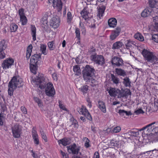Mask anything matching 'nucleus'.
Returning a JSON list of instances; mask_svg holds the SVG:
<instances>
[{
  "mask_svg": "<svg viewBox=\"0 0 158 158\" xmlns=\"http://www.w3.org/2000/svg\"><path fill=\"white\" fill-rule=\"evenodd\" d=\"M23 85V79L19 76L14 77L9 82L8 85V95L10 96L13 94V92L17 87H21Z\"/></svg>",
  "mask_w": 158,
  "mask_h": 158,
  "instance_id": "1",
  "label": "nucleus"
},
{
  "mask_svg": "<svg viewBox=\"0 0 158 158\" xmlns=\"http://www.w3.org/2000/svg\"><path fill=\"white\" fill-rule=\"evenodd\" d=\"M95 71L92 66L87 65L82 71L83 77L84 79L86 82L93 83L94 81L93 77L95 76Z\"/></svg>",
  "mask_w": 158,
  "mask_h": 158,
  "instance_id": "2",
  "label": "nucleus"
},
{
  "mask_svg": "<svg viewBox=\"0 0 158 158\" xmlns=\"http://www.w3.org/2000/svg\"><path fill=\"white\" fill-rule=\"evenodd\" d=\"M142 54L144 60L147 62L150 63L152 65L158 63V58L153 52L144 49L142 51Z\"/></svg>",
  "mask_w": 158,
  "mask_h": 158,
  "instance_id": "3",
  "label": "nucleus"
},
{
  "mask_svg": "<svg viewBox=\"0 0 158 158\" xmlns=\"http://www.w3.org/2000/svg\"><path fill=\"white\" fill-rule=\"evenodd\" d=\"M91 59L96 64L101 65H103L105 63L104 58L102 55H98L96 54L92 55Z\"/></svg>",
  "mask_w": 158,
  "mask_h": 158,
  "instance_id": "4",
  "label": "nucleus"
},
{
  "mask_svg": "<svg viewBox=\"0 0 158 158\" xmlns=\"http://www.w3.org/2000/svg\"><path fill=\"white\" fill-rule=\"evenodd\" d=\"M45 92L46 94L48 97H54L56 94V91L53 85L50 82L47 84Z\"/></svg>",
  "mask_w": 158,
  "mask_h": 158,
  "instance_id": "5",
  "label": "nucleus"
},
{
  "mask_svg": "<svg viewBox=\"0 0 158 158\" xmlns=\"http://www.w3.org/2000/svg\"><path fill=\"white\" fill-rule=\"evenodd\" d=\"M77 110L80 114L85 116L89 120H92V116L85 106H82L81 108H77Z\"/></svg>",
  "mask_w": 158,
  "mask_h": 158,
  "instance_id": "6",
  "label": "nucleus"
},
{
  "mask_svg": "<svg viewBox=\"0 0 158 158\" xmlns=\"http://www.w3.org/2000/svg\"><path fill=\"white\" fill-rule=\"evenodd\" d=\"M11 130L13 136L15 138L20 137L22 129L20 125L18 123L15 124L11 127Z\"/></svg>",
  "mask_w": 158,
  "mask_h": 158,
  "instance_id": "7",
  "label": "nucleus"
},
{
  "mask_svg": "<svg viewBox=\"0 0 158 158\" xmlns=\"http://www.w3.org/2000/svg\"><path fill=\"white\" fill-rule=\"evenodd\" d=\"M7 47V44L5 40H2L0 42V59H4L6 57L5 50Z\"/></svg>",
  "mask_w": 158,
  "mask_h": 158,
  "instance_id": "8",
  "label": "nucleus"
},
{
  "mask_svg": "<svg viewBox=\"0 0 158 158\" xmlns=\"http://www.w3.org/2000/svg\"><path fill=\"white\" fill-rule=\"evenodd\" d=\"M112 64L117 67H119L123 66L124 64L123 61L121 58L114 56L111 60Z\"/></svg>",
  "mask_w": 158,
  "mask_h": 158,
  "instance_id": "9",
  "label": "nucleus"
},
{
  "mask_svg": "<svg viewBox=\"0 0 158 158\" xmlns=\"http://www.w3.org/2000/svg\"><path fill=\"white\" fill-rule=\"evenodd\" d=\"M45 78L43 75H39L35 79V81L37 83V84H40L39 87L41 89H44L45 86Z\"/></svg>",
  "mask_w": 158,
  "mask_h": 158,
  "instance_id": "10",
  "label": "nucleus"
},
{
  "mask_svg": "<svg viewBox=\"0 0 158 158\" xmlns=\"http://www.w3.org/2000/svg\"><path fill=\"white\" fill-rule=\"evenodd\" d=\"M155 123V122H154L147 125L142 128L141 130H143V132L144 133L146 131L149 132L152 131L154 133H157L158 132V127H154V126L152 127V126Z\"/></svg>",
  "mask_w": 158,
  "mask_h": 158,
  "instance_id": "11",
  "label": "nucleus"
},
{
  "mask_svg": "<svg viewBox=\"0 0 158 158\" xmlns=\"http://www.w3.org/2000/svg\"><path fill=\"white\" fill-rule=\"evenodd\" d=\"M67 148L69 153L73 154H78L80 150V147H77L75 143L72 145L67 147Z\"/></svg>",
  "mask_w": 158,
  "mask_h": 158,
  "instance_id": "12",
  "label": "nucleus"
},
{
  "mask_svg": "<svg viewBox=\"0 0 158 158\" xmlns=\"http://www.w3.org/2000/svg\"><path fill=\"white\" fill-rule=\"evenodd\" d=\"M60 20L59 17L56 16L52 18L50 21V25L54 28H57L59 26Z\"/></svg>",
  "mask_w": 158,
  "mask_h": 158,
  "instance_id": "13",
  "label": "nucleus"
},
{
  "mask_svg": "<svg viewBox=\"0 0 158 158\" xmlns=\"http://www.w3.org/2000/svg\"><path fill=\"white\" fill-rule=\"evenodd\" d=\"M14 60L12 59H7L4 60L2 64L3 69H7L11 67L13 65Z\"/></svg>",
  "mask_w": 158,
  "mask_h": 158,
  "instance_id": "14",
  "label": "nucleus"
},
{
  "mask_svg": "<svg viewBox=\"0 0 158 158\" xmlns=\"http://www.w3.org/2000/svg\"><path fill=\"white\" fill-rule=\"evenodd\" d=\"M49 3H53V6L56 8L58 12L60 11L62 8V3L61 0H48Z\"/></svg>",
  "mask_w": 158,
  "mask_h": 158,
  "instance_id": "15",
  "label": "nucleus"
},
{
  "mask_svg": "<svg viewBox=\"0 0 158 158\" xmlns=\"http://www.w3.org/2000/svg\"><path fill=\"white\" fill-rule=\"evenodd\" d=\"M108 92L111 97H115L117 96L118 98H121L119 97L121 95V91L117 88H110Z\"/></svg>",
  "mask_w": 158,
  "mask_h": 158,
  "instance_id": "16",
  "label": "nucleus"
},
{
  "mask_svg": "<svg viewBox=\"0 0 158 158\" xmlns=\"http://www.w3.org/2000/svg\"><path fill=\"white\" fill-rule=\"evenodd\" d=\"M121 31V28L119 27H117L115 30L112 31L110 36V40H113L116 39L119 35Z\"/></svg>",
  "mask_w": 158,
  "mask_h": 158,
  "instance_id": "17",
  "label": "nucleus"
},
{
  "mask_svg": "<svg viewBox=\"0 0 158 158\" xmlns=\"http://www.w3.org/2000/svg\"><path fill=\"white\" fill-rule=\"evenodd\" d=\"M41 59V55L40 54H35L32 55L30 59V64L37 65L38 61Z\"/></svg>",
  "mask_w": 158,
  "mask_h": 158,
  "instance_id": "18",
  "label": "nucleus"
},
{
  "mask_svg": "<svg viewBox=\"0 0 158 158\" xmlns=\"http://www.w3.org/2000/svg\"><path fill=\"white\" fill-rule=\"evenodd\" d=\"M32 135L34 144L36 145L39 144L40 142L38 135L35 128L34 127L32 130Z\"/></svg>",
  "mask_w": 158,
  "mask_h": 158,
  "instance_id": "19",
  "label": "nucleus"
},
{
  "mask_svg": "<svg viewBox=\"0 0 158 158\" xmlns=\"http://www.w3.org/2000/svg\"><path fill=\"white\" fill-rule=\"evenodd\" d=\"M97 9H98L97 16L100 19L101 17L103 15V14L106 9V7L104 6H102L98 8L97 7Z\"/></svg>",
  "mask_w": 158,
  "mask_h": 158,
  "instance_id": "20",
  "label": "nucleus"
},
{
  "mask_svg": "<svg viewBox=\"0 0 158 158\" xmlns=\"http://www.w3.org/2000/svg\"><path fill=\"white\" fill-rule=\"evenodd\" d=\"M152 11V9L149 7H147L142 12L141 15L143 17H148L150 15Z\"/></svg>",
  "mask_w": 158,
  "mask_h": 158,
  "instance_id": "21",
  "label": "nucleus"
},
{
  "mask_svg": "<svg viewBox=\"0 0 158 158\" xmlns=\"http://www.w3.org/2000/svg\"><path fill=\"white\" fill-rule=\"evenodd\" d=\"M58 142L59 145L61 144L64 146H66L69 144L70 143L69 139L66 138H64L58 140Z\"/></svg>",
  "mask_w": 158,
  "mask_h": 158,
  "instance_id": "22",
  "label": "nucleus"
},
{
  "mask_svg": "<svg viewBox=\"0 0 158 158\" xmlns=\"http://www.w3.org/2000/svg\"><path fill=\"white\" fill-rule=\"evenodd\" d=\"M125 47L127 49L130 50L133 46L135 45V42L131 40H127L126 42Z\"/></svg>",
  "mask_w": 158,
  "mask_h": 158,
  "instance_id": "23",
  "label": "nucleus"
},
{
  "mask_svg": "<svg viewBox=\"0 0 158 158\" xmlns=\"http://www.w3.org/2000/svg\"><path fill=\"white\" fill-rule=\"evenodd\" d=\"M123 45L122 42L120 41H118L114 43L112 47L113 49H118L121 48Z\"/></svg>",
  "mask_w": 158,
  "mask_h": 158,
  "instance_id": "24",
  "label": "nucleus"
},
{
  "mask_svg": "<svg viewBox=\"0 0 158 158\" xmlns=\"http://www.w3.org/2000/svg\"><path fill=\"white\" fill-rule=\"evenodd\" d=\"M108 144L110 147H115L118 145L119 142L116 139L114 138L110 140Z\"/></svg>",
  "mask_w": 158,
  "mask_h": 158,
  "instance_id": "25",
  "label": "nucleus"
},
{
  "mask_svg": "<svg viewBox=\"0 0 158 158\" xmlns=\"http://www.w3.org/2000/svg\"><path fill=\"white\" fill-rule=\"evenodd\" d=\"M117 20L114 18H110L108 20V25L110 27H114L117 25Z\"/></svg>",
  "mask_w": 158,
  "mask_h": 158,
  "instance_id": "26",
  "label": "nucleus"
},
{
  "mask_svg": "<svg viewBox=\"0 0 158 158\" xmlns=\"http://www.w3.org/2000/svg\"><path fill=\"white\" fill-rule=\"evenodd\" d=\"M98 107L104 113L106 112V109L104 102L102 101H100L98 102Z\"/></svg>",
  "mask_w": 158,
  "mask_h": 158,
  "instance_id": "27",
  "label": "nucleus"
},
{
  "mask_svg": "<svg viewBox=\"0 0 158 158\" xmlns=\"http://www.w3.org/2000/svg\"><path fill=\"white\" fill-rule=\"evenodd\" d=\"M115 70L117 74L118 75L124 77L126 75V72L123 69L117 68L115 69Z\"/></svg>",
  "mask_w": 158,
  "mask_h": 158,
  "instance_id": "28",
  "label": "nucleus"
},
{
  "mask_svg": "<svg viewBox=\"0 0 158 158\" xmlns=\"http://www.w3.org/2000/svg\"><path fill=\"white\" fill-rule=\"evenodd\" d=\"M110 78L113 83L117 85L119 83V79L116 75L111 74Z\"/></svg>",
  "mask_w": 158,
  "mask_h": 158,
  "instance_id": "29",
  "label": "nucleus"
},
{
  "mask_svg": "<svg viewBox=\"0 0 158 158\" xmlns=\"http://www.w3.org/2000/svg\"><path fill=\"white\" fill-rule=\"evenodd\" d=\"M32 48L33 47L32 45L30 44L28 46L27 48L26 54V57L27 60L29 59L31 56Z\"/></svg>",
  "mask_w": 158,
  "mask_h": 158,
  "instance_id": "30",
  "label": "nucleus"
},
{
  "mask_svg": "<svg viewBox=\"0 0 158 158\" xmlns=\"http://www.w3.org/2000/svg\"><path fill=\"white\" fill-rule=\"evenodd\" d=\"M73 71L75 75L79 76L81 74V70L78 65L74 66L73 67Z\"/></svg>",
  "mask_w": 158,
  "mask_h": 158,
  "instance_id": "31",
  "label": "nucleus"
},
{
  "mask_svg": "<svg viewBox=\"0 0 158 158\" xmlns=\"http://www.w3.org/2000/svg\"><path fill=\"white\" fill-rule=\"evenodd\" d=\"M118 113L121 116L124 118L125 117V115L129 116V115H131V113L130 112H127L123 110H119Z\"/></svg>",
  "mask_w": 158,
  "mask_h": 158,
  "instance_id": "32",
  "label": "nucleus"
},
{
  "mask_svg": "<svg viewBox=\"0 0 158 158\" xmlns=\"http://www.w3.org/2000/svg\"><path fill=\"white\" fill-rule=\"evenodd\" d=\"M123 83L126 87H130L131 86V82L129 78L127 77H126L123 79Z\"/></svg>",
  "mask_w": 158,
  "mask_h": 158,
  "instance_id": "33",
  "label": "nucleus"
},
{
  "mask_svg": "<svg viewBox=\"0 0 158 158\" xmlns=\"http://www.w3.org/2000/svg\"><path fill=\"white\" fill-rule=\"evenodd\" d=\"M31 35L32 37V39L33 41H35L36 40V28L34 25H32L31 27Z\"/></svg>",
  "mask_w": 158,
  "mask_h": 158,
  "instance_id": "34",
  "label": "nucleus"
},
{
  "mask_svg": "<svg viewBox=\"0 0 158 158\" xmlns=\"http://www.w3.org/2000/svg\"><path fill=\"white\" fill-rule=\"evenodd\" d=\"M88 13L86 9L84 8L81 12V14L82 18L85 20H86L89 18Z\"/></svg>",
  "mask_w": 158,
  "mask_h": 158,
  "instance_id": "35",
  "label": "nucleus"
},
{
  "mask_svg": "<svg viewBox=\"0 0 158 158\" xmlns=\"http://www.w3.org/2000/svg\"><path fill=\"white\" fill-rule=\"evenodd\" d=\"M149 6L152 8H154L153 10H154L155 8H156V6L157 5V2L155 0H149L148 1Z\"/></svg>",
  "mask_w": 158,
  "mask_h": 158,
  "instance_id": "36",
  "label": "nucleus"
},
{
  "mask_svg": "<svg viewBox=\"0 0 158 158\" xmlns=\"http://www.w3.org/2000/svg\"><path fill=\"white\" fill-rule=\"evenodd\" d=\"M147 131H146L145 133L144 132V134H145L147 135V139L148 140V142H152V143H153V139L154 137V135L153 133H147L146 132Z\"/></svg>",
  "mask_w": 158,
  "mask_h": 158,
  "instance_id": "37",
  "label": "nucleus"
},
{
  "mask_svg": "<svg viewBox=\"0 0 158 158\" xmlns=\"http://www.w3.org/2000/svg\"><path fill=\"white\" fill-rule=\"evenodd\" d=\"M131 93L129 89H127L126 91H121V95L119 97H124L127 96L131 95Z\"/></svg>",
  "mask_w": 158,
  "mask_h": 158,
  "instance_id": "38",
  "label": "nucleus"
},
{
  "mask_svg": "<svg viewBox=\"0 0 158 158\" xmlns=\"http://www.w3.org/2000/svg\"><path fill=\"white\" fill-rule=\"evenodd\" d=\"M134 38L141 41H143L144 40V38L143 35L139 33H136L134 35Z\"/></svg>",
  "mask_w": 158,
  "mask_h": 158,
  "instance_id": "39",
  "label": "nucleus"
},
{
  "mask_svg": "<svg viewBox=\"0 0 158 158\" xmlns=\"http://www.w3.org/2000/svg\"><path fill=\"white\" fill-rule=\"evenodd\" d=\"M10 28L11 32H15L17 31L18 26L15 23H12L10 24Z\"/></svg>",
  "mask_w": 158,
  "mask_h": 158,
  "instance_id": "40",
  "label": "nucleus"
},
{
  "mask_svg": "<svg viewBox=\"0 0 158 158\" xmlns=\"http://www.w3.org/2000/svg\"><path fill=\"white\" fill-rule=\"evenodd\" d=\"M6 118L5 114L1 112L0 113V125L2 126Z\"/></svg>",
  "mask_w": 158,
  "mask_h": 158,
  "instance_id": "41",
  "label": "nucleus"
},
{
  "mask_svg": "<svg viewBox=\"0 0 158 158\" xmlns=\"http://www.w3.org/2000/svg\"><path fill=\"white\" fill-rule=\"evenodd\" d=\"M46 48L47 46L45 44H42L40 45V51H41L42 53L44 55H46L47 53L46 51Z\"/></svg>",
  "mask_w": 158,
  "mask_h": 158,
  "instance_id": "42",
  "label": "nucleus"
},
{
  "mask_svg": "<svg viewBox=\"0 0 158 158\" xmlns=\"http://www.w3.org/2000/svg\"><path fill=\"white\" fill-rule=\"evenodd\" d=\"M37 65L30 64V69L32 73L34 74L36 73Z\"/></svg>",
  "mask_w": 158,
  "mask_h": 158,
  "instance_id": "43",
  "label": "nucleus"
},
{
  "mask_svg": "<svg viewBox=\"0 0 158 158\" xmlns=\"http://www.w3.org/2000/svg\"><path fill=\"white\" fill-rule=\"evenodd\" d=\"M83 140H85V143L84 144L85 147L86 148H88L90 147L89 142H90V140L87 137H85L83 138Z\"/></svg>",
  "mask_w": 158,
  "mask_h": 158,
  "instance_id": "44",
  "label": "nucleus"
},
{
  "mask_svg": "<svg viewBox=\"0 0 158 158\" xmlns=\"http://www.w3.org/2000/svg\"><path fill=\"white\" fill-rule=\"evenodd\" d=\"M153 20L155 23L154 27L158 30V15L153 17Z\"/></svg>",
  "mask_w": 158,
  "mask_h": 158,
  "instance_id": "45",
  "label": "nucleus"
},
{
  "mask_svg": "<svg viewBox=\"0 0 158 158\" xmlns=\"http://www.w3.org/2000/svg\"><path fill=\"white\" fill-rule=\"evenodd\" d=\"M129 134L131 136L134 137L137 136L139 134V132L136 130H134L129 131L128 132Z\"/></svg>",
  "mask_w": 158,
  "mask_h": 158,
  "instance_id": "46",
  "label": "nucleus"
},
{
  "mask_svg": "<svg viewBox=\"0 0 158 158\" xmlns=\"http://www.w3.org/2000/svg\"><path fill=\"white\" fill-rule=\"evenodd\" d=\"M75 33L76 35V37L78 40H80L81 39L80 37V29L77 27L75 28Z\"/></svg>",
  "mask_w": 158,
  "mask_h": 158,
  "instance_id": "47",
  "label": "nucleus"
},
{
  "mask_svg": "<svg viewBox=\"0 0 158 158\" xmlns=\"http://www.w3.org/2000/svg\"><path fill=\"white\" fill-rule=\"evenodd\" d=\"M121 130V127L119 126L115 127L111 130V133H117L119 132Z\"/></svg>",
  "mask_w": 158,
  "mask_h": 158,
  "instance_id": "48",
  "label": "nucleus"
},
{
  "mask_svg": "<svg viewBox=\"0 0 158 158\" xmlns=\"http://www.w3.org/2000/svg\"><path fill=\"white\" fill-rule=\"evenodd\" d=\"M54 44V43L53 41L49 42L48 43V47L50 50H53L55 49V47Z\"/></svg>",
  "mask_w": 158,
  "mask_h": 158,
  "instance_id": "49",
  "label": "nucleus"
},
{
  "mask_svg": "<svg viewBox=\"0 0 158 158\" xmlns=\"http://www.w3.org/2000/svg\"><path fill=\"white\" fill-rule=\"evenodd\" d=\"M20 21L22 22V25H24L26 24L27 22V20L26 17L25 16H24L20 17Z\"/></svg>",
  "mask_w": 158,
  "mask_h": 158,
  "instance_id": "50",
  "label": "nucleus"
},
{
  "mask_svg": "<svg viewBox=\"0 0 158 158\" xmlns=\"http://www.w3.org/2000/svg\"><path fill=\"white\" fill-rule=\"evenodd\" d=\"M33 99L35 102L38 104V105L39 107L42 106V102L40 99L36 97H34Z\"/></svg>",
  "mask_w": 158,
  "mask_h": 158,
  "instance_id": "51",
  "label": "nucleus"
},
{
  "mask_svg": "<svg viewBox=\"0 0 158 158\" xmlns=\"http://www.w3.org/2000/svg\"><path fill=\"white\" fill-rule=\"evenodd\" d=\"M58 103L59 104V106L60 109L63 110L67 111V109L65 107V106L62 103L61 101L59 100L58 101Z\"/></svg>",
  "mask_w": 158,
  "mask_h": 158,
  "instance_id": "52",
  "label": "nucleus"
},
{
  "mask_svg": "<svg viewBox=\"0 0 158 158\" xmlns=\"http://www.w3.org/2000/svg\"><path fill=\"white\" fill-rule=\"evenodd\" d=\"M67 22L68 23H70L72 19L73 18L71 13L68 12L67 14Z\"/></svg>",
  "mask_w": 158,
  "mask_h": 158,
  "instance_id": "53",
  "label": "nucleus"
},
{
  "mask_svg": "<svg viewBox=\"0 0 158 158\" xmlns=\"http://www.w3.org/2000/svg\"><path fill=\"white\" fill-rule=\"evenodd\" d=\"M88 89V87L87 85H84L81 88V90L84 94H86L87 93Z\"/></svg>",
  "mask_w": 158,
  "mask_h": 158,
  "instance_id": "54",
  "label": "nucleus"
},
{
  "mask_svg": "<svg viewBox=\"0 0 158 158\" xmlns=\"http://www.w3.org/2000/svg\"><path fill=\"white\" fill-rule=\"evenodd\" d=\"M153 40L156 43H158V34H154L152 36Z\"/></svg>",
  "mask_w": 158,
  "mask_h": 158,
  "instance_id": "55",
  "label": "nucleus"
},
{
  "mask_svg": "<svg viewBox=\"0 0 158 158\" xmlns=\"http://www.w3.org/2000/svg\"><path fill=\"white\" fill-rule=\"evenodd\" d=\"M24 11V10L23 8L20 9L19 10L18 12L20 16V17L25 16Z\"/></svg>",
  "mask_w": 158,
  "mask_h": 158,
  "instance_id": "56",
  "label": "nucleus"
},
{
  "mask_svg": "<svg viewBox=\"0 0 158 158\" xmlns=\"http://www.w3.org/2000/svg\"><path fill=\"white\" fill-rule=\"evenodd\" d=\"M41 134L42 139L44 140L45 142H47L48 141L47 138L44 132L42 131L41 132Z\"/></svg>",
  "mask_w": 158,
  "mask_h": 158,
  "instance_id": "57",
  "label": "nucleus"
},
{
  "mask_svg": "<svg viewBox=\"0 0 158 158\" xmlns=\"http://www.w3.org/2000/svg\"><path fill=\"white\" fill-rule=\"evenodd\" d=\"M60 152L61 155L62 156V158H69V155L67 153L63 152L62 150H60Z\"/></svg>",
  "mask_w": 158,
  "mask_h": 158,
  "instance_id": "58",
  "label": "nucleus"
},
{
  "mask_svg": "<svg viewBox=\"0 0 158 158\" xmlns=\"http://www.w3.org/2000/svg\"><path fill=\"white\" fill-rule=\"evenodd\" d=\"M154 137L153 139V142H154V143L158 142V134H154Z\"/></svg>",
  "mask_w": 158,
  "mask_h": 158,
  "instance_id": "59",
  "label": "nucleus"
},
{
  "mask_svg": "<svg viewBox=\"0 0 158 158\" xmlns=\"http://www.w3.org/2000/svg\"><path fill=\"white\" fill-rule=\"evenodd\" d=\"M135 113L136 114H140L143 113H144V112L143 110L141 109H139L135 111Z\"/></svg>",
  "mask_w": 158,
  "mask_h": 158,
  "instance_id": "60",
  "label": "nucleus"
},
{
  "mask_svg": "<svg viewBox=\"0 0 158 158\" xmlns=\"http://www.w3.org/2000/svg\"><path fill=\"white\" fill-rule=\"evenodd\" d=\"M21 110L23 114H26L27 113V111L26 108L24 106H21Z\"/></svg>",
  "mask_w": 158,
  "mask_h": 158,
  "instance_id": "61",
  "label": "nucleus"
},
{
  "mask_svg": "<svg viewBox=\"0 0 158 158\" xmlns=\"http://www.w3.org/2000/svg\"><path fill=\"white\" fill-rule=\"evenodd\" d=\"M52 77L54 80L57 81L58 80L57 75L56 73H54L52 74Z\"/></svg>",
  "mask_w": 158,
  "mask_h": 158,
  "instance_id": "62",
  "label": "nucleus"
},
{
  "mask_svg": "<svg viewBox=\"0 0 158 158\" xmlns=\"http://www.w3.org/2000/svg\"><path fill=\"white\" fill-rule=\"evenodd\" d=\"M93 158H99V155L98 152H95Z\"/></svg>",
  "mask_w": 158,
  "mask_h": 158,
  "instance_id": "63",
  "label": "nucleus"
},
{
  "mask_svg": "<svg viewBox=\"0 0 158 158\" xmlns=\"http://www.w3.org/2000/svg\"><path fill=\"white\" fill-rule=\"evenodd\" d=\"M80 27L81 28V30L82 32V33H85L86 31V30L84 25H82V26Z\"/></svg>",
  "mask_w": 158,
  "mask_h": 158,
  "instance_id": "64",
  "label": "nucleus"
}]
</instances>
